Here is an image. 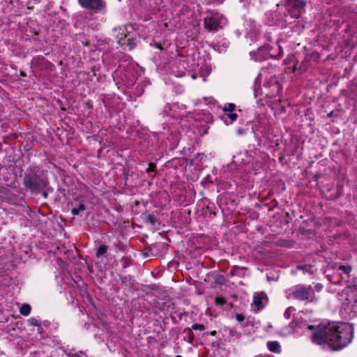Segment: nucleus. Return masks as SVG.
Returning <instances> with one entry per match:
<instances>
[{"instance_id":"obj_1","label":"nucleus","mask_w":357,"mask_h":357,"mask_svg":"<svg viewBox=\"0 0 357 357\" xmlns=\"http://www.w3.org/2000/svg\"><path fill=\"white\" fill-rule=\"evenodd\" d=\"M313 330L312 341L324 349L340 350L347 347L351 341L354 328L351 324L340 322L320 324L316 328L310 326Z\"/></svg>"},{"instance_id":"obj_2","label":"nucleus","mask_w":357,"mask_h":357,"mask_svg":"<svg viewBox=\"0 0 357 357\" xmlns=\"http://www.w3.org/2000/svg\"><path fill=\"white\" fill-rule=\"evenodd\" d=\"M245 38L250 45L257 43V48L252 50L250 55L255 61H261L269 58L278 59L282 55L279 42H273L269 34L263 36L259 33V26L252 19L245 22Z\"/></svg>"},{"instance_id":"obj_3","label":"nucleus","mask_w":357,"mask_h":357,"mask_svg":"<svg viewBox=\"0 0 357 357\" xmlns=\"http://www.w3.org/2000/svg\"><path fill=\"white\" fill-rule=\"evenodd\" d=\"M305 6V0H284L277 4L276 10L265 14V23L269 26L285 28L301 17Z\"/></svg>"},{"instance_id":"obj_4","label":"nucleus","mask_w":357,"mask_h":357,"mask_svg":"<svg viewBox=\"0 0 357 357\" xmlns=\"http://www.w3.org/2000/svg\"><path fill=\"white\" fill-rule=\"evenodd\" d=\"M340 314L344 319L357 317V284L348 285L337 294Z\"/></svg>"},{"instance_id":"obj_5","label":"nucleus","mask_w":357,"mask_h":357,"mask_svg":"<svg viewBox=\"0 0 357 357\" xmlns=\"http://www.w3.org/2000/svg\"><path fill=\"white\" fill-rule=\"evenodd\" d=\"M163 112L172 119H179L181 126L185 130L190 129L193 122L197 120L193 113H187L185 105L178 103L167 104Z\"/></svg>"},{"instance_id":"obj_6","label":"nucleus","mask_w":357,"mask_h":357,"mask_svg":"<svg viewBox=\"0 0 357 357\" xmlns=\"http://www.w3.org/2000/svg\"><path fill=\"white\" fill-rule=\"evenodd\" d=\"M170 70L171 74L175 77H181L185 75L186 72L195 71V63L190 56L186 54V51L183 50L171 64Z\"/></svg>"},{"instance_id":"obj_7","label":"nucleus","mask_w":357,"mask_h":357,"mask_svg":"<svg viewBox=\"0 0 357 357\" xmlns=\"http://www.w3.org/2000/svg\"><path fill=\"white\" fill-rule=\"evenodd\" d=\"M133 30L131 24H126L115 27L113 29V35L118 44L121 46L126 45L131 50L136 47L135 40L132 37Z\"/></svg>"},{"instance_id":"obj_8","label":"nucleus","mask_w":357,"mask_h":357,"mask_svg":"<svg viewBox=\"0 0 357 357\" xmlns=\"http://www.w3.org/2000/svg\"><path fill=\"white\" fill-rule=\"evenodd\" d=\"M158 139L165 142V139L169 141L172 146H176L180 139V131L178 128L169 123L162 127V130L156 134Z\"/></svg>"},{"instance_id":"obj_9","label":"nucleus","mask_w":357,"mask_h":357,"mask_svg":"<svg viewBox=\"0 0 357 357\" xmlns=\"http://www.w3.org/2000/svg\"><path fill=\"white\" fill-rule=\"evenodd\" d=\"M293 296L300 301H307L309 302H314L317 300L313 287L310 285L305 286L298 284L294 287L291 289Z\"/></svg>"},{"instance_id":"obj_10","label":"nucleus","mask_w":357,"mask_h":357,"mask_svg":"<svg viewBox=\"0 0 357 357\" xmlns=\"http://www.w3.org/2000/svg\"><path fill=\"white\" fill-rule=\"evenodd\" d=\"M24 185L32 190L43 188L46 182L40 174L35 170L27 172L24 178Z\"/></svg>"},{"instance_id":"obj_11","label":"nucleus","mask_w":357,"mask_h":357,"mask_svg":"<svg viewBox=\"0 0 357 357\" xmlns=\"http://www.w3.org/2000/svg\"><path fill=\"white\" fill-rule=\"evenodd\" d=\"M352 271L353 268L351 266L348 264H340L336 266L337 276L346 284V287H348V285L357 284V282L353 277Z\"/></svg>"},{"instance_id":"obj_12","label":"nucleus","mask_w":357,"mask_h":357,"mask_svg":"<svg viewBox=\"0 0 357 357\" xmlns=\"http://www.w3.org/2000/svg\"><path fill=\"white\" fill-rule=\"evenodd\" d=\"M80 6L94 13H102L105 10V3L102 0H78Z\"/></svg>"},{"instance_id":"obj_13","label":"nucleus","mask_w":357,"mask_h":357,"mask_svg":"<svg viewBox=\"0 0 357 357\" xmlns=\"http://www.w3.org/2000/svg\"><path fill=\"white\" fill-rule=\"evenodd\" d=\"M270 80L266 82L264 86L266 89H271L270 91L266 93V95L269 97L275 96L280 90V86L275 77H271Z\"/></svg>"},{"instance_id":"obj_14","label":"nucleus","mask_w":357,"mask_h":357,"mask_svg":"<svg viewBox=\"0 0 357 357\" xmlns=\"http://www.w3.org/2000/svg\"><path fill=\"white\" fill-rule=\"evenodd\" d=\"M116 73H120L122 82L126 87H131L135 82V77L132 71L122 72L121 68L116 71Z\"/></svg>"},{"instance_id":"obj_15","label":"nucleus","mask_w":357,"mask_h":357,"mask_svg":"<svg viewBox=\"0 0 357 357\" xmlns=\"http://www.w3.org/2000/svg\"><path fill=\"white\" fill-rule=\"evenodd\" d=\"M202 61V60L200 61ZM199 67L197 70L199 73V75L204 77V80H205L204 77L208 76L211 72V68L209 64L207 63H202V62H199L197 63H195V68ZM195 70L197 69L195 68Z\"/></svg>"},{"instance_id":"obj_16","label":"nucleus","mask_w":357,"mask_h":357,"mask_svg":"<svg viewBox=\"0 0 357 357\" xmlns=\"http://www.w3.org/2000/svg\"><path fill=\"white\" fill-rule=\"evenodd\" d=\"M221 24V20L215 17L205 18L204 24L206 28L210 30L216 29Z\"/></svg>"},{"instance_id":"obj_17","label":"nucleus","mask_w":357,"mask_h":357,"mask_svg":"<svg viewBox=\"0 0 357 357\" xmlns=\"http://www.w3.org/2000/svg\"><path fill=\"white\" fill-rule=\"evenodd\" d=\"M266 295L264 294H256L254 296L253 305L257 307V310L264 307L266 302Z\"/></svg>"},{"instance_id":"obj_18","label":"nucleus","mask_w":357,"mask_h":357,"mask_svg":"<svg viewBox=\"0 0 357 357\" xmlns=\"http://www.w3.org/2000/svg\"><path fill=\"white\" fill-rule=\"evenodd\" d=\"M237 114L233 112H226L222 116V119L226 125L231 124L236 120Z\"/></svg>"},{"instance_id":"obj_19","label":"nucleus","mask_w":357,"mask_h":357,"mask_svg":"<svg viewBox=\"0 0 357 357\" xmlns=\"http://www.w3.org/2000/svg\"><path fill=\"white\" fill-rule=\"evenodd\" d=\"M268 349L274 353L279 354L281 352V347L277 341H270L267 342Z\"/></svg>"},{"instance_id":"obj_20","label":"nucleus","mask_w":357,"mask_h":357,"mask_svg":"<svg viewBox=\"0 0 357 357\" xmlns=\"http://www.w3.org/2000/svg\"><path fill=\"white\" fill-rule=\"evenodd\" d=\"M266 73L265 70H261L259 74L258 75L257 77L256 78L255 83V96H257L260 93L259 92L257 87L260 86V82L262 78V76Z\"/></svg>"},{"instance_id":"obj_21","label":"nucleus","mask_w":357,"mask_h":357,"mask_svg":"<svg viewBox=\"0 0 357 357\" xmlns=\"http://www.w3.org/2000/svg\"><path fill=\"white\" fill-rule=\"evenodd\" d=\"M327 278L330 282L335 284H340L343 282L342 279L337 276V272L336 271L332 275L328 274Z\"/></svg>"},{"instance_id":"obj_22","label":"nucleus","mask_w":357,"mask_h":357,"mask_svg":"<svg viewBox=\"0 0 357 357\" xmlns=\"http://www.w3.org/2000/svg\"><path fill=\"white\" fill-rule=\"evenodd\" d=\"M297 269L303 271L304 274H313L314 271L312 266L307 264L298 266Z\"/></svg>"},{"instance_id":"obj_23","label":"nucleus","mask_w":357,"mask_h":357,"mask_svg":"<svg viewBox=\"0 0 357 357\" xmlns=\"http://www.w3.org/2000/svg\"><path fill=\"white\" fill-rule=\"evenodd\" d=\"M20 312L23 316H28L31 312V306L26 303L22 304L20 308Z\"/></svg>"},{"instance_id":"obj_24","label":"nucleus","mask_w":357,"mask_h":357,"mask_svg":"<svg viewBox=\"0 0 357 357\" xmlns=\"http://www.w3.org/2000/svg\"><path fill=\"white\" fill-rule=\"evenodd\" d=\"M107 251V247L105 245H100L96 252V255L97 257H100L104 255Z\"/></svg>"},{"instance_id":"obj_25","label":"nucleus","mask_w":357,"mask_h":357,"mask_svg":"<svg viewBox=\"0 0 357 357\" xmlns=\"http://www.w3.org/2000/svg\"><path fill=\"white\" fill-rule=\"evenodd\" d=\"M85 209H86L85 205L83 203H79L78 206L75 207L72 209V214L73 215H77L80 212L84 211Z\"/></svg>"},{"instance_id":"obj_26","label":"nucleus","mask_w":357,"mask_h":357,"mask_svg":"<svg viewBox=\"0 0 357 357\" xmlns=\"http://www.w3.org/2000/svg\"><path fill=\"white\" fill-rule=\"evenodd\" d=\"M218 3H221L224 0H214ZM241 3L243 4V6L248 7L250 3H252L254 6L256 5V0H239Z\"/></svg>"},{"instance_id":"obj_27","label":"nucleus","mask_w":357,"mask_h":357,"mask_svg":"<svg viewBox=\"0 0 357 357\" xmlns=\"http://www.w3.org/2000/svg\"><path fill=\"white\" fill-rule=\"evenodd\" d=\"M235 318H236V321L238 322L241 323L243 326H247V324H245V322H244L245 317H244L243 314H235ZM248 321L246 322V324H248Z\"/></svg>"},{"instance_id":"obj_28","label":"nucleus","mask_w":357,"mask_h":357,"mask_svg":"<svg viewBox=\"0 0 357 357\" xmlns=\"http://www.w3.org/2000/svg\"><path fill=\"white\" fill-rule=\"evenodd\" d=\"M157 221L156 218L153 215H149L146 218V222L151 225H155Z\"/></svg>"},{"instance_id":"obj_29","label":"nucleus","mask_w":357,"mask_h":357,"mask_svg":"<svg viewBox=\"0 0 357 357\" xmlns=\"http://www.w3.org/2000/svg\"><path fill=\"white\" fill-rule=\"evenodd\" d=\"M295 308L293 307H288L284 313V317L286 319H289L291 317V314H293L295 312Z\"/></svg>"},{"instance_id":"obj_30","label":"nucleus","mask_w":357,"mask_h":357,"mask_svg":"<svg viewBox=\"0 0 357 357\" xmlns=\"http://www.w3.org/2000/svg\"><path fill=\"white\" fill-rule=\"evenodd\" d=\"M29 323L30 325L34 326H38L40 325V321L33 317H31L29 319Z\"/></svg>"},{"instance_id":"obj_31","label":"nucleus","mask_w":357,"mask_h":357,"mask_svg":"<svg viewBox=\"0 0 357 357\" xmlns=\"http://www.w3.org/2000/svg\"><path fill=\"white\" fill-rule=\"evenodd\" d=\"M188 7L185 4L182 6V8L177 10L176 8L174 9V13H175V15H183L185 14V10H187Z\"/></svg>"},{"instance_id":"obj_32","label":"nucleus","mask_w":357,"mask_h":357,"mask_svg":"<svg viewBox=\"0 0 357 357\" xmlns=\"http://www.w3.org/2000/svg\"><path fill=\"white\" fill-rule=\"evenodd\" d=\"M215 303L218 305H223L225 303V299L222 296H217L215 298Z\"/></svg>"},{"instance_id":"obj_33","label":"nucleus","mask_w":357,"mask_h":357,"mask_svg":"<svg viewBox=\"0 0 357 357\" xmlns=\"http://www.w3.org/2000/svg\"><path fill=\"white\" fill-rule=\"evenodd\" d=\"M192 329H193V330H199V331H204L205 329V326L203 324H194L192 326Z\"/></svg>"},{"instance_id":"obj_34","label":"nucleus","mask_w":357,"mask_h":357,"mask_svg":"<svg viewBox=\"0 0 357 357\" xmlns=\"http://www.w3.org/2000/svg\"><path fill=\"white\" fill-rule=\"evenodd\" d=\"M144 93V89L142 86L138 85L135 89V91H134V94H135L137 96H141Z\"/></svg>"},{"instance_id":"obj_35","label":"nucleus","mask_w":357,"mask_h":357,"mask_svg":"<svg viewBox=\"0 0 357 357\" xmlns=\"http://www.w3.org/2000/svg\"><path fill=\"white\" fill-rule=\"evenodd\" d=\"M235 108V105L233 103H229L227 107H225V112H233Z\"/></svg>"},{"instance_id":"obj_36","label":"nucleus","mask_w":357,"mask_h":357,"mask_svg":"<svg viewBox=\"0 0 357 357\" xmlns=\"http://www.w3.org/2000/svg\"><path fill=\"white\" fill-rule=\"evenodd\" d=\"M323 288V286L321 284H316L313 288L314 291L316 290L317 291H320Z\"/></svg>"},{"instance_id":"obj_37","label":"nucleus","mask_w":357,"mask_h":357,"mask_svg":"<svg viewBox=\"0 0 357 357\" xmlns=\"http://www.w3.org/2000/svg\"><path fill=\"white\" fill-rule=\"evenodd\" d=\"M155 166L154 164L153 163H150L149 165V167L147 168L146 171L147 172H151V171H154V169H155Z\"/></svg>"},{"instance_id":"obj_38","label":"nucleus","mask_w":357,"mask_h":357,"mask_svg":"<svg viewBox=\"0 0 357 357\" xmlns=\"http://www.w3.org/2000/svg\"><path fill=\"white\" fill-rule=\"evenodd\" d=\"M155 46L160 50H164L163 47L160 43L155 44Z\"/></svg>"},{"instance_id":"obj_39","label":"nucleus","mask_w":357,"mask_h":357,"mask_svg":"<svg viewBox=\"0 0 357 357\" xmlns=\"http://www.w3.org/2000/svg\"><path fill=\"white\" fill-rule=\"evenodd\" d=\"M217 332L215 331H213L210 333V335L212 336H215L216 335Z\"/></svg>"},{"instance_id":"obj_40","label":"nucleus","mask_w":357,"mask_h":357,"mask_svg":"<svg viewBox=\"0 0 357 357\" xmlns=\"http://www.w3.org/2000/svg\"><path fill=\"white\" fill-rule=\"evenodd\" d=\"M191 76H192V79H196V78H197V75H196V74H195V73L192 74V75H191Z\"/></svg>"},{"instance_id":"obj_41","label":"nucleus","mask_w":357,"mask_h":357,"mask_svg":"<svg viewBox=\"0 0 357 357\" xmlns=\"http://www.w3.org/2000/svg\"><path fill=\"white\" fill-rule=\"evenodd\" d=\"M237 133L238 134H242V133H243V131L242 130L239 129V130H237Z\"/></svg>"},{"instance_id":"obj_42","label":"nucleus","mask_w":357,"mask_h":357,"mask_svg":"<svg viewBox=\"0 0 357 357\" xmlns=\"http://www.w3.org/2000/svg\"><path fill=\"white\" fill-rule=\"evenodd\" d=\"M70 357H79V356L77 354H73Z\"/></svg>"},{"instance_id":"obj_43","label":"nucleus","mask_w":357,"mask_h":357,"mask_svg":"<svg viewBox=\"0 0 357 357\" xmlns=\"http://www.w3.org/2000/svg\"><path fill=\"white\" fill-rule=\"evenodd\" d=\"M175 357H182L181 356L177 355Z\"/></svg>"}]
</instances>
